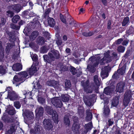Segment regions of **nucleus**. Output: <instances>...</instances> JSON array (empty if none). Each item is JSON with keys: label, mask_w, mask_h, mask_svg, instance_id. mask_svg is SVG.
Here are the masks:
<instances>
[{"label": "nucleus", "mask_w": 134, "mask_h": 134, "mask_svg": "<svg viewBox=\"0 0 134 134\" xmlns=\"http://www.w3.org/2000/svg\"><path fill=\"white\" fill-rule=\"evenodd\" d=\"M126 69V66L124 65L121 68L118 70V72L114 74V75L120 76V75H123L125 72V71Z\"/></svg>", "instance_id": "f8f14e48"}, {"label": "nucleus", "mask_w": 134, "mask_h": 134, "mask_svg": "<svg viewBox=\"0 0 134 134\" xmlns=\"http://www.w3.org/2000/svg\"><path fill=\"white\" fill-rule=\"evenodd\" d=\"M45 41L43 37H39L37 39V43L41 45L43 44L45 42Z\"/></svg>", "instance_id": "bb28decb"}, {"label": "nucleus", "mask_w": 134, "mask_h": 134, "mask_svg": "<svg viewBox=\"0 0 134 134\" xmlns=\"http://www.w3.org/2000/svg\"><path fill=\"white\" fill-rule=\"evenodd\" d=\"M5 70L2 66H0V74H4L5 72Z\"/></svg>", "instance_id": "603ef678"}, {"label": "nucleus", "mask_w": 134, "mask_h": 134, "mask_svg": "<svg viewBox=\"0 0 134 134\" xmlns=\"http://www.w3.org/2000/svg\"><path fill=\"white\" fill-rule=\"evenodd\" d=\"M114 121L112 119H109L108 120V122L109 123L108 125L110 126L114 124Z\"/></svg>", "instance_id": "13d9d810"}, {"label": "nucleus", "mask_w": 134, "mask_h": 134, "mask_svg": "<svg viewBox=\"0 0 134 134\" xmlns=\"http://www.w3.org/2000/svg\"><path fill=\"white\" fill-rule=\"evenodd\" d=\"M12 68L13 70L18 71L22 69V65L19 63H17L14 64Z\"/></svg>", "instance_id": "2eb2a0df"}, {"label": "nucleus", "mask_w": 134, "mask_h": 134, "mask_svg": "<svg viewBox=\"0 0 134 134\" xmlns=\"http://www.w3.org/2000/svg\"><path fill=\"white\" fill-rule=\"evenodd\" d=\"M8 112L9 114L12 115H14L15 113L14 109L12 107H11V109L8 111Z\"/></svg>", "instance_id": "ea45409f"}, {"label": "nucleus", "mask_w": 134, "mask_h": 134, "mask_svg": "<svg viewBox=\"0 0 134 134\" xmlns=\"http://www.w3.org/2000/svg\"><path fill=\"white\" fill-rule=\"evenodd\" d=\"M60 18L62 21L64 23H66V20L64 18L62 14H60Z\"/></svg>", "instance_id": "8fccbe9b"}, {"label": "nucleus", "mask_w": 134, "mask_h": 134, "mask_svg": "<svg viewBox=\"0 0 134 134\" xmlns=\"http://www.w3.org/2000/svg\"><path fill=\"white\" fill-rule=\"evenodd\" d=\"M109 69V67L106 66L105 67L104 69H103L101 73V75L103 78L107 77L108 76V72Z\"/></svg>", "instance_id": "9b49d317"}, {"label": "nucleus", "mask_w": 134, "mask_h": 134, "mask_svg": "<svg viewBox=\"0 0 134 134\" xmlns=\"http://www.w3.org/2000/svg\"><path fill=\"white\" fill-rule=\"evenodd\" d=\"M85 130L84 131V132L86 133L88 132L91 130L92 128V123L91 122L86 124L85 126Z\"/></svg>", "instance_id": "aec40b11"}, {"label": "nucleus", "mask_w": 134, "mask_h": 134, "mask_svg": "<svg viewBox=\"0 0 134 134\" xmlns=\"http://www.w3.org/2000/svg\"><path fill=\"white\" fill-rule=\"evenodd\" d=\"M20 19V17L18 15L14 16L12 19V22L15 23H16Z\"/></svg>", "instance_id": "c9c22d12"}, {"label": "nucleus", "mask_w": 134, "mask_h": 134, "mask_svg": "<svg viewBox=\"0 0 134 134\" xmlns=\"http://www.w3.org/2000/svg\"><path fill=\"white\" fill-rule=\"evenodd\" d=\"M111 24V22L110 21H108L107 24V28L108 29H111L110 25Z\"/></svg>", "instance_id": "0e129e2a"}, {"label": "nucleus", "mask_w": 134, "mask_h": 134, "mask_svg": "<svg viewBox=\"0 0 134 134\" xmlns=\"http://www.w3.org/2000/svg\"><path fill=\"white\" fill-rule=\"evenodd\" d=\"M51 53L53 55V57L54 58V60L55 59H58L60 57V54L59 52L55 50H52L51 53Z\"/></svg>", "instance_id": "a211bd4d"}, {"label": "nucleus", "mask_w": 134, "mask_h": 134, "mask_svg": "<svg viewBox=\"0 0 134 134\" xmlns=\"http://www.w3.org/2000/svg\"><path fill=\"white\" fill-rule=\"evenodd\" d=\"M129 95L127 94V93H125L123 101L124 104L125 106H127L129 103Z\"/></svg>", "instance_id": "6ab92c4d"}, {"label": "nucleus", "mask_w": 134, "mask_h": 134, "mask_svg": "<svg viewBox=\"0 0 134 134\" xmlns=\"http://www.w3.org/2000/svg\"><path fill=\"white\" fill-rule=\"evenodd\" d=\"M50 12V10L49 9H47L46 10L45 13L44 14V17H45L47 16L49 13Z\"/></svg>", "instance_id": "864d4df0"}, {"label": "nucleus", "mask_w": 134, "mask_h": 134, "mask_svg": "<svg viewBox=\"0 0 134 134\" xmlns=\"http://www.w3.org/2000/svg\"><path fill=\"white\" fill-rule=\"evenodd\" d=\"M119 103V98L118 97H115L112 102V105L114 107H116Z\"/></svg>", "instance_id": "c756f323"}, {"label": "nucleus", "mask_w": 134, "mask_h": 134, "mask_svg": "<svg viewBox=\"0 0 134 134\" xmlns=\"http://www.w3.org/2000/svg\"><path fill=\"white\" fill-rule=\"evenodd\" d=\"M14 106L17 109L19 108L21 106L20 103L19 102H14Z\"/></svg>", "instance_id": "37998d69"}, {"label": "nucleus", "mask_w": 134, "mask_h": 134, "mask_svg": "<svg viewBox=\"0 0 134 134\" xmlns=\"http://www.w3.org/2000/svg\"><path fill=\"white\" fill-rule=\"evenodd\" d=\"M60 97L62 100L64 102H68L69 99V96L67 94H62Z\"/></svg>", "instance_id": "a878e982"}, {"label": "nucleus", "mask_w": 134, "mask_h": 134, "mask_svg": "<svg viewBox=\"0 0 134 134\" xmlns=\"http://www.w3.org/2000/svg\"><path fill=\"white\" fill-rule=\"evenodd\" d=\"M113 91V88H111L108 87L105 88L104 90V93L107 95H109Z\"/></svg>", "instance_id": "b1692460"}, {"label": "nucleus", "mask_w": 134, "mask_h": 134, "mask_svg": "<svg viewBox=\"0 0 134 134\" xmlns=\"http://www.w3.org/2000/svg\"><path fill=\"white\" fill-rule=\"evenodd\" d=\"M59 97H55L51 99L52 104L57 108H60L63 106V104Z\"/></svg>", "instance_id": "f03ea898"}, {"label": "nucleus", "mask_w": 134, "mask_h": 134, "mask_svg": "<svg viewBox=\"0 0 134 134\" xmlns=\"http://www.w3.org/2000/svg\"><path fill=\"white\" fill-rule=\"evenodd\" d=\"M37 70V66L33 64L31 68L29 69L28 72L29 73V75H32L35 73L36 72Z\"/></svg>", "instance_id": "ddd939ff"}, {"label": "nucleus", "mask_w": 134, "mask_h": 134, "mask_svg": "<svg viewBox=\"0 0 134 134\" xmlns=\"http://www.w3.org/2000/svg\"><path fill=\"white\" fill-rule=\"evenodd\" d=\"M56 43L58 46H60L62 43V41L61 40H58L56 41Z\"/></svg>", "instance_id": "bf43d9fd"}, {"label": "nucleus", "mask_w": 134, "mask_h": 134, "mask_svg": "<svg viewBox=\"0 0 134 134\" xmlns=\"http://www.w3.org/2000/svg\"><path fill=\"white\" fill-rule=\"evenodd\" d=\"M70 71L73 75H75L76 73V71L75 69L73 67H71Z\"/></svg>", "instance_id": "a18cd8bd"}, {"label": "nucleus", "mask_w": 134, "mask_h": 134, "mask_svg": "<svg viewBox=\"0 0 134 134\" xmlns=\"http://www.w3.org/2000/svg\"><path fill=\"white\" fill-rule=\"evenodd\" d=\"M125 84L123 82H121L118 83L116 87V91L119 93L122 92L125 87Z\"/></svg>", "instance_id": "6e6552de"}, {"label": "nucleus", "mask_w": 134, "mask_h": 134, "mask_svg": "<svg viewBox=\"0 0 134 134\" xmlns=\"http://www.w3.org/2000/svg\"><path fill=\"white\" fill-rule=\"evenodd\" d=\"M70 87L71 84L70 81L69 80H67L65 83V88H68Z\"/></svg>", "instance_id": "c03bdc74"}, {"label": "nucleus", "mask_w": 134, "mask_h": 134, "mask_svg": "<svg viewBox=\"0 0 134 134\" xmlns=\"http://www.w3.org/2000/svg\"><path fill=\"white\" fill-rule=\"evenodd\" d=\"M129 17H126L125 18L122 22V25L123 26H125L126 25L129 23Z\"/></svg>", "instance_id": "f704fd0d"}, {"label": "nucleus", "mask_w": 134, "mask_h": 134, "mask_svg": "<svg viewBox=\"0 0 134 134\" xmlns=\"http://www.w3.org/2000/svg\"><path fill=\"white\" fill-rule=\"evenodd\" d=\"M18 97V96L13 91L8 92V98L10 100H15Z\"/></svg>", "instance_id": "1a4fd4ad"}, {"label": "nucleus", "mask_w": 134, "mask_h": 134, "mask_svg": "<svg viewBox=\"0 0 134 134\" xmlns=\"http://www.w3.org/2000/svg\"><path fill=\"white\" fill-rule=\"evenodd\" d=\"M38 100V102L41 104H43L45 102V99L41 97H39Z\"/></svg>", "instance_id": "49530a36"}, {"label": "nucleus", "mask_w": 134, "mask_h": 134, "mask_svg": "<svg viewBox=\"0 0 134 134\" xmlns=\"http://www.w3.org/2000/svg\"><path fill=\"white\" fill-rule=\"evenodd\" d=\"M83 100L86 105L88 106H90L92 105L91 100L90 97L88 96H85L83 97Z\"/></svg>", "instance_id": "4468645a"}, {"label": "nucleus", "mask_w": 134, "mask_h": 134, "mask_svg": "<svg viewBox=\"0 0 134 134\" xmlns=\"http://www.w3.org/2000/svg\"><path fill=\"white\" fill-rule=\"evenodd\" d=\"M81 83L83 87L87 93H91L92 90L90 87L89 86V81L87 80L85 82L82 81Z\"/></svg>", "instance_id": "20e7f679"}, {"label": "nucleus", "mask_w": 134, "mask_h": 134, "mask_svg": "<svg viewBox=\"0 0 134 134\" xmlns=\"http://www.w3.org/2000/svg\"><path fill=\"white\" fill-rule=\"evenodd\" d=\"M43 108L41 107L37 108L35 110L37 115H42L43 113Z\"/></svg>", "instance_id": "cd10ccee"}, {"label": "nucleus", "mask_w": 134, "mask_h": 134, "mask_svg": "<svg viewBox=\"0 0 134 134\" xmlns=\"http://www.w3.org/2000/svg\"><path fill=\"white\" fill-rule=\"evenodd\" d=\"M12 7L14 10L17 13L19 12L21 10V5L20 4L13 5Z\"/></svg>", "instance_id": "4be33fe9"}, {"label": "nucleus", "mask_w": 134, "mask_h": 134, "mask_svg": "<svg viewBox=\"0 0 134 134\" xmlns=\"http://www.w3.org/2000/svg\"><path fill=\"white\" fill-rule=\"evenodd\" d=\"M14 128L13 126H12L10 127V130L7 132V134H12L14 131Z\"/></svg>", "instance_id": "e433bc0d"}, {"label": "nucleus", "mask_w": 134, "mask_h": 134, "mask_svg": "<svg viewBox=\"0 0 134 134\" xmlns=\"http://www.w3.org/2000/svg\"><path fill=\"white\" fill-rule=\"evenodd\" d=\"M94 34V33L93 32H90L88 33V36H90L92 35H93Z\"/></svg>", "instance_id": "774afa93"}, {"label": "nucleus", "mask_w": 134, "mask_h": 134, "mask_svg": "<svg viewBox=\"0 0 134 134\" xmlns=\"http://www.w3.org/2000/svg\"><path fill=\"white\" fill-rule=\"evenodd\" d=\"M128 43V40H125L122 42V44L123 45H127Z\"/></svg>", "instance_id": "e2e57ef3"}, {"label": "nucleus", "mask_w": 134, "mask_h": 134, "mask_svg": "<svg viewBox=\"0 0 134 134\" xmlns=\"http://www.w3.org/2000/svg\"><path fill=\"white\" fill-rule=\"evenodd\" d=\"M48 23L51 27H53L55 25V21L53 18L50 17L48 18Z\"/></svg>", "instance_id": "393cba45"}, {"label": "nucleus", "mask_w": 134, "mask_h": 134, "mask_svg": "<svg viewBox=\"0 0 134 134\" xmlns=\"http://www.w3.org/2000/svg\"><path fill=\"white\" fill-rule=\"evenodd\" d=\"M41 86L40 85V83L37 82L36 85L34 86V88L35 89H40L41 88Z\"/></svg>", "instance_id": "4d7b16f0"}, {"label": "nucleus", "mask_w": 134, "mask_h": 134, "mask_svg": "<svg viewBox=\"0 0 134 134\" xmlns=\"http://www.w3.org/2000/svg\"><path fill=\"white\" fill-rule=\"evenodd\" d=\"M38 35V33L37 32L35 31L33 32L30 36V38L31 40H33Z\"/></svg>", "instance_id": "c85d7f7f"}, {"label": "nucleus", "mask_w": 134, "mask_h": 134, "mask_svg": "<svg viewBox=\"0 0 134 134\" xmlns=\"http://www.w3.org/2000/svg\"><path fill=\"white\" fill-rule=\"evenodd\" d=\"M110 53L109 51H108L104 53V56L101 60L99 62L100 64L103 65L105 63H108L111 61V59L109 57Z\"/></svg>", "instance_id": "7ed1b4c3"}, {"label": "nucleus", "mask_w": 134, "mask_h": 134, "mask_svg": "<svg viewBox=\"0 0 134 134\" xmlns=\"http://www.w3.org/2000/svg\"><path fill=\"white\" fill-rule=\"evenodd\" d=\"M25 115L29 119H32L34 116L33 112L28 110H26L25 112Z\"/></svg>", "instance_id": "5701e85b"}, {"label": "nucleus", "mask_w": 134, "mask_h": 134, "mask_svg": "<svg viewBox=\"0 0 134 134\" xmlns=\"http://www.w3.org/2000/svg\"><path fill=\"white\" fill-rule=\"evenodd\" d=\"M94 81L95 83L98 87L100 85V82L98 79V76L97 75H96L94 76Z\"/></svg>", "instance_id": "2f4dec72"}, {"label": "nucleus", "mask_w": 134, "mask_h": 134, "mask_svg": "<svg viewBox=\"0 0 134 134\" xmlns=\"http://www.w3.org/2000/svg\"><path fill=\"white\" fill-rule=\"evenodd\" d=\"M48 56L47 55H44L43 57L44 61L48 63H51L54 61V58L53 57V55H52L51 53H48Z\"/></svg>", "instance_id": "0eeeda50"}, {"label": "nucleus", "mask_w": 134, "mask_h": 134, "mask_svg": "<svg viewBox=\"0 0 134 134\" xmlns=\"http://www.w3.org/2000/svg\"><path fill=\"white\" fill-rule=\"evenodd\" d=\"M31 56L33 61H35L37 60V55L36 54H34L32 56L31 55Z\"/></svg>", "instance_id": "5fc2aeb1"}, {"label": "nucleus", "mask_w": 134, "mask_h": 134, "mask_svg": "<svg viewBox=\"0 0 134 134\" xmlns=\"http://www.w3.org/2000/svg\"><path fill=\"white\" fill-rule=\"evenodd\" d=\"M14 14L13 13L10 11H8L7 12V15H8V16L10 17H11L13 16Z\"/></svg>", "instance_id": "3c124183"}, {"label": "nucleus", "mask_w": 134, "mask_h": 134, "mask_svg": "<svg viewBox=\"0 0 134 134\" xmlns=\"http://www.w3.org/2000/svg\"><path fill=\"white\" fill-rule=\"evenodd\" d=\"M69 115L68 114L66 115L64 119V122L66 126H69L70 125V122L69 119Z\"/></svg>", "instance_id": "dca6fc26"}, {"label": "nucleus", "mask_w": 134, "mask_h": 134, "mask_svg": "<svg viewBox=\"0 0 134 134\" xmlns=\"http://www.w3.org/2000/svg\"><path fill=\"white\" fill-rule=\"evenodd\" d=\"M2 24V25H4L5 23V20L4 18H2L1 19Z\"/></svg>", "instance_id": "69168bd1"}, {"label": "nucleus", "mask_w": 134, "mask_h": 134, "mask_svg": "<svg viewBox=\"0 0 134 134\" xmlns=\"http://www.w3.org/2000/svg\"><path fill=\"white\" fill-rule=\"evenodd\" d=\"M86 113L87 116L86 117V119L89 120L91 119L92 118V114L90 111V110L87 109L86 110Z\"/></svg>", "instance_id": "473e14b6"}, {"label": "nucleus", "mask_w": 134, "mask_h": 134, "mask_svg": "<svg viewBox=\"0 0 134 134\" xmlns=\"http://www.w3.org/2000/svg\"><path fill=\"white\" fill-rule=\"evenodd\" d=\"M47 51L46 47L45 46L42 47L40 50V52L41 53H46Z\"/></svg>", "instance_id": "79ce46f5"}, {"label": "nucleus", "mask_w": 134, "mask_h": 134, "mask_svg": "<svg viewBox=\"0 0 134 134\" xmlns=\"http://www.w3.org/2000/svg\"><path fill=\"white\" fill-rule=\"evenodd\" d=\"M44 35L47 38H50V34L48 32H45L44 33Z\"/></svg>", "instance_id": "052dcab7"}, {"label": "nucleus", "mask_w": 134, "mask_h": 134, "mask_svg": "<svg viewBox=\"0 0 134 134\" xmlns=\"http://www.w3.org/2000/svg\"><path fill=\"white\" fill-rule=\"evenodd\" d=\"M10 26L12 28L17 30L19 29L20 27V26H16L15 25L13 24H11Z\"/></svg>", "instance_id": "de8ad7c7"}, {"label": "nucleus", "mask_w": 134, "mask_h": 134, "mask_svg": "<svg viewBox=\"0 0 134 134\" xmlns=\"http://www.w3.org/2000/svg\"><path fill=\"white\" fill-rule=\"evenodd\" d=\"M49 82H50L51 83V84L48 85L49 86L52 85L53 86H54L55 85H56L58 83V82L56 81H55L54 80H51L50 81H48L47 82V84H48V83Z\"/></svg>", "instance_id": "58836bf2"}, {"label": "nucleus", "mask_w": 134, "mask_h": 134, "mask_svg": "<svg viewBox=\"0 0 134 134\" xmlns=\"http://www.w3.org/2000/svg\"><path fill=\"white\" fill-rule=\"evenodd\" d=\"M123 40L122 38H121L118 39L116 41V44H120L122 41H123Z\"/></svg>", "instance_id": "680f3d73"}, {"label": "nucleus", "mask_w": 134, "mask_h": 134, "mask_svg": "<svg viewBox=\"0 0 134 134\" xmlns=\"http://www.w3.org/2000/svg\"><path fill=\"white\" fill-rule=\"evenodd\" d=\"M80 128V126L79 123L75 121L73 125L72 129L73 131L76 132H78Z\"/></svg>", "instance_id": "f3484780"}, {"label": "nucleus", "mask_w": 134, "mask_h": 134, "mask_svg": "<svg viewBox=\"0 0 134 134\" xmlns=\"http://www.w3.org/2000/svg\"><path fill=\"white\" fill-rule=\"evenodd\" d=\"M100 59L99 57H92L89 58V64L87 67V69L92 72H94L95 70L94 68L97 66L99 63V60Z\"/></svg>", "instance_id": "f257e3e1"}, {"label": "nucleus", "mask_w": 134, "mask_h": 134, "mask_svg": "<svg viewBox=\"0 0 134 134\" xmlns=\"http://www.w3.org/2000/svg\"><path fill=\"white\" fill-rule=\"evenodd\" d=\"M42 131L41 127L39 124H36L35 126L34 129L30 130L31 132L34 133L42 134L43 133H41Z\"/></svg>", "instance_id": "9d476101"}, {"label": "nucleus", "mask_w": 134, "mask_h": 134, "mask_svg": "<svg viewBox=\"0 0 134 134\" xmlns=\"http://www.w3.org/2000/svg\"><path fill=\"white\" fill-rule=\"evenodd\" d=\"M4 56V51H2L0 53V61H1Z\"/></svg>", "instance_id": "6e6d98bb"}, {"label": "nucleus", "mask_w": 134, "mask_h": 134, "mask_svg": "<svg viewBox=\"0 0 134 134\" xmlns=\"http://www.w3.org/2000/svg\"><path fill=\"white\" fill-rule=\"evenodd\" d=\"M110 110L108 107H104L103 113L105 116H107L109 113Z\"/></svg>", "instance_id": "72a5a7b5"}, {"label": "nucleus", "mask_w": 134, "mask_h": 134, "mask_svg": "<svg viewBox=\"0 0 134 134\" xmlns=\"http://www.w3.org/2000/svg\"><path fill=\"white\" fill-rule=\"evenodd\" d=\"M24 80V79L20 75L18 76L15 75L13 78V80L16 82L22 81Z\"/></svg>", "instance_id": "7c9ffc66"}, {"label": "nucleus", "mask_w": 134, "mask_h": 134, "mask_svg": "<svg viewBox=\"0 0 134 134\" xmlns=\"http://www.w3.org/2000/svg\"><path fill=\"white\" fill-rule=\"evenodd\" d=\"M20 74V76H21V77L23 78V79L24 78L28 76V73L25 71L21 72Z\"/></svg>", "instance_id": "4c0bfd02"}, {"label": "nucleus", "mask_w": 134, "mask_h": 134, "mask_svg": "<svg viewBox=\"0 0 134 134\" xmlns=\"http://www.w3.org/2000/svg\"><path fill=\"white\" fill-rule=\"evenodd\" d=\"M117 50L120 52H123L124 51L125 48L122 46H119L118 47Z\"/></svg>", "instance_id": "a19ab883"}, {"label": "nucleus", "mask_w": 134, "mask_h": 134, "mask_svg": "<svg viewBox=\"0 0 134 134\" xmlns=\"http://www.w3.org/2000/svg\"><path fill=\"white\" fill-rule=\"evenodd\" d=\"M14 45V42H12L8 44L5 49L6 53L8 55L9 54L10 49L12 48Z\"/></svg>", "instance_id": "412c9836"}, {"label": "nucleus", "mask_w": 134, "mask_h": 134, "mask_svg": "<svg viewBox=\"0 0 134 134\" xmlns=\"http://www.w3.org/2000/svg\"><path fill=\"white\" fill-rule=\"evenodd\" d=\"M47 112L49 114L52 115L53 120L55 123H58V117L56 112L51 109L50 110H48Z\"/></svg>", "instance_id": "39448f33"}, {"label": "nucleus", "mask_w": 134, "mask_h": 134, "mask_svg": "<svg viewBox=\"0 0 134 134\" xmlns=\"http://www.w3.org/2000/svg\"><path fill=\"white\" fill-rule=\"evenodd\" d=\"M103 4L104 5H106L107 4V1L106 0H101Z\"/></svg>", "instance_id": "338daca9"}, {"label": "nucleus", "mask_w": 134, "mask_h": 134, "mask_svg": "<svg viewBox=\"0 0 134 134\" xmlns=\"http://www.w3.org/2000/svg\"><path fill=\"white\" fill-rule=\"evenodd\" d=\"M43 124L45 128L47 130H49L53 127L51 122L49 119H45L43 121Z\"/></svg>", "instance_id": "423d86ee"}, {"label": "nucleus", "mask_w": 134, "mask_h": 134, "mask_svg": "<svg viewBox=\"0 0 134 134\" xmlns=\"http://www.w3.org/2000/svg\"><path fill=\"white\" fill-rule=\"evenodd\" d=\"M32 93L31 92L29 91H28L27 93L25 96L26 97L28 98L32 99Z\"/></svg>", "instance_id": "09e8293b"}]
</instances>
